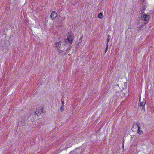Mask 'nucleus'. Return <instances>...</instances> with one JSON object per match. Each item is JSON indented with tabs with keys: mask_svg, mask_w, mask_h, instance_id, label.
Segmentation results:
<instances>
[{
	"mask_svg": "<svg viewBox=\"0 0 154 154\" xmlns=\"http://www.w3.org/2000/svg\"><path fill=\"white\" fill-rule=\"evenodd\" d=\"M149 16L146 14L141 16V20H140L139 25H141L142 26V27H143L145 25L147 24V22H146V21L149 20Z\"/></svg>",
	"mask_w": 154,
	"mask_h": 154,
	"instance_id": "obj_1",
	"label": "nucleus"
},
{
	"mask_svg": "<svg viewBox=\"0 0 154 154\" xmlns=\"http://www.w3.org/2000/svg\"><path fill=\"white\" fill-rule=\"evenodd\" d=\"M74 35L72 32H69L67 37V40L68 42L72 44L73 41Z\"/></svg>",
	"mask_w": 154,
	"mask_h": 154,
	"instance_id": "obj_2",
	"label": "nucleus"
},
{
	"mask_svg": "<svg viewBox=\"0 0 154 154\" xmlns=\"http://www.w3.org/2000/svg\"><path fill=\"white\" fill-rule=\"evenodd\" d=\"M146 103V100H143L142 103H139L138 106L141 107V111H145V109L144 106Z\"/></svg>",
	"mask_w": 154,
	"mask_h": 154,
	"instance_id": "obj_3",
	"label": "nucleus"
},
{
	"mask_svg": "<svg viewBox=\"0 0 154 154\" xmlns=\"http://www.w3.org/2000/svg\"><path fill=\"white\" fill-rule=\"evenodd\" d=\"M43 112V108L42 106H40L39 107L37 108L36 111L35 112V113L37 114L38 116L42 113Z\"/></svg>",
	"mask_w": 154,
	"mask_h": 154,
	"instance_id": "obj_4",
	"label": "nucleus"
},
{
	"mask_svg": "<svg viewBox=\"0 0 154 154\" xmlns=\"http://www.w3.org/2000/svg\"><path fill=\"white\" fill-rule=\"evenodd\" d=\"M57 13L55 11H53L50 16L51 18L53 20H55V18L57 17Z\"/></svg>",
	"mask_w": 154,
	"mask_h": 154,
	"instance_id": "obj_5",
	"label": "nucleus"
},
{
	"mask_svg": "<svg viewBox=\"0 0 154 154\" xmlns=\"http://www.w3.org/2000/svg\"><path fill=\"white\" fill-rule=\"evenodd\" d=\"M136 125L138 127V134H140L142 133V131L140 130V125L139 123H136Z\"/></svg>",
	"mask_w": 154,
	"mask_h": 154,
	"instance_id": "obj_6",
	"label": "nucleus"
},
{
	"mask_svg": "<svg viewBox=\"0 0 154 154\" xmlns=\"http://www.w3.org/2000/svg\"><path fill=\"white\" fill-rule=\"evenodd\" d=\"M83 36H82L80 38L77 40L76 46L78 47L79 45L81 43L82 41Z\"/></svg>",
	"mask_w": 154,
	"mask_h": 154,
	"instance_id": "obj_7",
	"label": "nucleus"
},
{
	"mask_svg": "<svg viewBox=\"0 0 154 154\" xmlns=\"http://www.w3.org/2000/svg\"><path fill=\"white\" fill-rule=\"evenodd\" d=\"M61 44V41L57 42H56L55 44V45L57 49L60 48V46Z\"/></svg>",
	"mask_w": 154,
	"mask_h": 154,
	"instance_id": "obj_8",
	"label": "nucleus"
},
{
	"mask_svg": "<svg viewBox=\"0 0 154 154\" xmlns=\"http://www.w3.org/2000/svg\"><path fill=\"white\" fill-rule=\"evenodd\" d=\"M98 17L100 19H102L103 17V14L102 13H99L98 15Z\"/></svg>",
	"mask_w": 154,
	"mask_h": 154,
	"instance_id": "obj_9",
	"label": "nucleus"
},
{
	"mask_svg": "<svg viewBox=\"0 0 154 154\" xmlns=\"http://www.w3.org/2000/svg\"><path fill=\"white\" fill-rule=\"evenodd\" d=\"M145 10V7L143 6L142 9H140V14H142L144 13V11Z\"/></svg>",
	"mask_w": 154,
	"mask_h": 154,
	"instance_id": "obj_10",
	"label": "nucleus"
},
{
	"mask_svg": "<svg viewBox=\"0 0 154 154\" xmlns=\"http://www.w3.org/2000/svg\"><path fill=\"white\" fill-rule=\"evenodd\" d=\"M110 36L109 35H108V37H107V45H108V43L109 41L110 40Z\"/></svg>",
	"mask_w": 154,
	"mask_h": 154,
	"instance_id": "obj_11",
	"label": "nucleus"
},
{
	"mask_svg": "<svg viewBox=\"0 0 154 154\" xmlns=\"http://www.w3.org/2000/svg\"><path fill=\"white\" fill-rule=\"evenodd\" d=\"M122 149L123 150H124V140L123 139V140L122 141Z\"/></svg>",
	"mask_w": 154,
	"mask_h": 154,
	"instance_id": "obj_12",
	"label": "nucleus"
},
{
	"mask_svg": "<svg viewBox=\"0 0 154 154\" xmlns=\"http://www.w3.org/2000/svg\"><path fill=\"white\" fill-rule=\"evenodd\" d=\"M64 106H61L60 107V110L61 111L63 112L64 110Z\"/></svg>",
	"mask_w": 154,
	"mask_h": 154,
	"instance_id": "obj_13",
	"label": "nucleus"
},
{
	"mask_svg": "<svg viewBox=\"0 0 154 154\" xmlns=\"http://www.w3.org/2000/svg\"><path fill=\"white\" fill-rule=\"evenodd\" d=\"M106 47L105 48V53H106L107 52V50H108V45H107V44H106Z\"/></svg>",
	"mask_w": 154,
	"mask_h": 154,
	"instance_id": "obj_14",
	"label": "nucleus"
},
{
	"mask_svg": "<svg viewBox=\"0 0 154 154\" xmlns=\"http://www.w3.org/2000/svg\"><path fill=\"white\" fill-rule=\"evenodd\" d=\"M101 128H100L96 132L97 134H99L101 131Z\"/></svg>",
	"mask_w": 154,
	"mask_h": 154,
	"instance_id": "obj_15",
	"label": "nucleus"
},
{
	"mask_svg": "<svg viewBox=\"0 0 154 154\" xmlns=\"http://www.w3.org/2000/svg\"><path fill=\"white\" fill-rule=\"evenodd\" d=\"M138 27H139V29L141 30L142 29V28L143 27H142V26L141 25H140L139 24L138 26Z\"/></svg>",
	"mask_w": 154,
	"mask_h": 154,
	"instance_id": "obj_16",
	"label": "nucleus"
},
{
	"mask_svg": "<svg viewBox=\"0 0 154 154\" xmlns=\"http://www.w3.org/2000/svg\"><path fill=\"white\" fill-rule=\"evenodd\" d=\"M64 100L63 99L62 101V102H61V106H64Z\"/></svg>",
	"mask_w": 154,
	"mask_h": 154,
	"instance_id": "obj_17",
	"label": "nucleus"
},
{
	"mask_svg": "<svg viewBox=\"0 0 154 154\" xmlns=\"http://www.w3.org/2000/svg\"><path fill=\"white\" fill-rule=\"evenodd\" d=\"M141 100V96H140L139 98V100Z\"/></svg>",
	"mask_w": 154,
	"mask_h": 154,
	"instance_id": "obj_18",
	"label": "nucleus"
},
{
	"mask_svg": "<svg viewBox=\"0 0 154 154\" xmlns=\"http://www.w3.org/2000/svg\"><path fill=\"white\" fill-rule=\"evenodd\" d=\"M139 103H142V102L141 101V100H139Z\"/></svg>",
	"mask_w": 154,
	"mask_h": 154,
	"instance_id": "obj_19",
	"label": "nucleus"
},
{
	"mask_svg": "<svg viewBox=\"0 0 154 154\" xmlns=\"http://www.w3.org/2000/svg\"><path fill=\"white\" fill-rule=\"evenodd\" d=\"M68 55H70V54H68Z\"/></svg>",
	"mask_w": 154,
	"mask_h": 154,
	"instance_id": "obj_20",
	"label": "nucleus"
},
{
	"mask_svg": "<svg viewBox=\"0 0 154 154\" xmlns=\"http://www.w3.org/2000/svg\"><path fill=\"white\" fill-rule=\"evenodd\" d=\"M144 0H143V2L144 1Z\"/></svg>",
	"mask_w": 154,
	"mask_h": 154,
	"instance_id": "obj_21",
	"label": "nucleus"
}]
</instances>
